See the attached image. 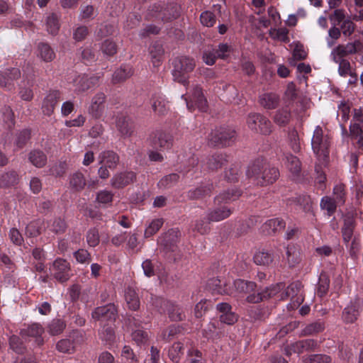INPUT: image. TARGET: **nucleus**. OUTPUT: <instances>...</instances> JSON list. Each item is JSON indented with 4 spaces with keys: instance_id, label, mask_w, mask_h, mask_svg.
<instances>
[{
    "instance_id": "f257e3e1",
    "label": "nucleus",
    "mask_w": 363,
    "mask_h": 363,
    "mask_svg": "<svg viewBox=\"0 0 363 363\" xmlns=\"http://www.w3.org/2000/svg\"><path fill=\"white\" fill-rule=\"evenodd\" d=\"M247 176L254 179L257 184L264 186L274 182L279 177V171L274 167L264 168L260 162H255L249 167Z\"/></svg>"
},
{
    "instance_id": "f03ea898",
    "label": "nucleus",
    "mask_w": 363,
    "mask_h": 363,
    "mask_svg": "<svg viewBox=\"0 0 363 363\" xmlns=\"http://www.w3.org/2000/svg\"><path fill=\"white\" fill-rule=\"evenodd\" d=\"M311 146L318 161L325 162L328 157L329 140L320 126L316 127L314 130Z\"/></svg>"
},
{
    "instance_id": "7ed1b4c3",
    "label": "nucleus",
    "mask_w": 363,
    "mask_h": 363,
    "mask_svg": "<svg viewBox=\"0 0 363 363\" xmlns=\"http://www.w3.org/2000/svg\"><path fill=\"white\" fill-rule=\"evenodd\" d=\"M180 8L177 4H170L163 8L161 4L153 5L147 11V18H157L163 21H171L179 16Z\"/></svg>"
},
{
    "instance_id": "20e7f679",
    "label": "nucleus",
    "mask_w": 363,
    "mask_h": 363,
    "mask_svg": "<svg viewBox=\"0 0 363 363\" xmlns=\"http://www.w3.org/2000/svg\"><path fill=\"white\" fill-rule=\"evenodd\" d=\"M172 65V75L174 79L181 83L186 82V75L191 72L195 67L194 60L186 57L175 58L173 60Z\"/></svg>"
},
{
    "instance_id": "39448f33",
    "label": "nucleus",
    "mask_w": 363,
    "mask_h": 363,
    "mask_svg": "<svg viewBox=\"0 0 363 363\" xmlns=\"http://www.w3.org/2000/svg\"><path fill=\"white\" fill-rule=\"evenodd\" d=\"M119 162L118 156L112 151H106L99 156V163L101 167L98 170L100 178L105 179L110 176L108 169H114Z\"/></svg>"
},
{
    "instance_id": "423d86ee",
    "label": "nucleus",
    "mask_w": 363,
    "mask_h": 363,
    "mask_svg": "<svg viewBox=\"0 0 363 363\" xmlns=\"http://www.w3.org/2000/svg\"><path fill=\"white\" fill-rule=\"evenodd\" d=\"M286 297L291 298V302L288 306L290 309H294L299 306L303 301L301 284L298 281L291 284L284 292H281L278 296V298L282 300Z\"/></svg>"
},
{
    "instance_id": "0eeeda50",
    "label": "nucleus",
    "mask_w": 363,
    "mask_h": 363,
    "mask_svg": "<svg viewBox=\"0 0 363 363\" xmlns=\"http://www.w3.org/2000/svg\"><path fill=\"white\" fill-rule=\"evenodd\" d=\"M247 125L250 130L256 133L264 135L271 133L270 121L259 113H250L247 118Z\"/></svg>"
},
{
    "instance_id": "6e6552de",
    "label": "nucleus",
    "mask_w": 363,
    "mask_h": 363,
    "mask_svg": "<svg viewBox=\"0 0 363 363\" xmlns=\"http://www.w3.org/2000/svg\"><path fill=\"white\" fill-rule=\"evenodd\" d=\"M233 286V289H218V292L224 295L237 297L254 292L256 289V284L254 282L245 281L241 279L235 281Z\"/></svg>"
},
{
    "instance_id": "1a4fd4ad",
    "label": "nucleus",
    "mask_w": 363,
    "mask_h": 363,
    "mask_svg": "<svg viewBox=\"0 0 363 363\" xmlns=\"http://www.w3.org/2000/svg\"><path fill=\"white\" fill-rule=\"evenodd\" d=\"M235 136V132L230 128H219L213 130L208 135V140L213 145H226Z\"/></svg>"
},
{
    "instance_id": "9d476101",
    "label": "nucleus",
    "mask_w": 363,
    "mask_h": 363,
    "mask_svg": "<svg viewBox=\"0 0 363 363\" xmlns=\"http://www.w3.org/2000/svg\"><path fill=\"white\" fill-rule=\"evenodd\" d=\"M186 106L189 111H192L195 109V106L201 111H206L207 110V101L204 98L201 88L196 86L194 88L189 100L185 98Z\"/></svg>"
},
{
    "instance_id": "9b49d317",
    "label": "nucleus",
    "mask_w": 363,
    "mask_h": 363,
    "mask_svg": "<svg viewBox=\"0 0 363 363\" xmlns=\"http://www.w3.org/2000/svg\"><path fill=\"white\" fill-rule=\"evenodd\" d=\"M100 77L96 75H82L78 76L74 80V91L77 93L86 91L91 88L98 86Z\"/></svg>"
},
{
    "instance_id": "f8f14e48",
    "label": "nucleus",
    "mask_w": 363,
    "mask_h": 363,
    "mask_svg": "<svg viewBox=\"0 0 363 363\" xmlns=\"http://www.w3.org/2000/svg\"><path fill=\"white\" fill-rule=\"evenodd\" d=\"M54 277L61 282L67 281L70 277L69 264L65 259H57L51 269Z\"/></svg>"
},
{
    "instance_id": "ddd939ff",
    "label": "nucleus",
    "mask_w": 363,
    "mask_h": 363,
    "mask_svg": "<svg viewBox=\"0 0 363 363\" xmlns=\"http://www.w3.org/2000/svg\"><path fill=\"white\" fill-rule=\"evenodd\" d=\"M316 345L317 344L313 340H304L288 345L285 348V352L286 355H291L292 354H300L314 349Z\"/></svg>"
},
{
    "instance_id": "4468645a",
    "label": "nucleus",
    "mask_w": 363,
    "mask_h": 363,
    "mask_svg": "<svg viewBox=\"0 0 363 363\" xmlns=\"http://www.w3.org/2000/svg\"><path fill=\"white\" fill-rule=\"evenodd\" d=\"M116 316V308L113 304L98 307L92 313V317L96 320H115Z\"/></svg>"
},
{
    "instance_id": "2eb2a0df",
    "label": "nucleus",
    "mask_w": 363,
    "mask_h": 363,
    "mask_svg": "<svg viewBox=\"0 0 363 363\" xmlns=\"http://www.w3.org/2000/svg\"><path fill=\"white\" fill-rule=\"evenodd\" d=\"M164 49L162 45L153 43L149 48V57L150 62L155 68H158L164 60Z\"/></svg>"
},
{
    "instance_id": "dca6fc26",
    "label": "nucleus",
    "mask_w": 363,
    "mask_h": 363,
    "mask_svg": "<svg viewBox=\"0 0 363 363\" xmlns=\"http://www.w3.org/2000/svg\"><path fill=\"white\" fill-rule=\"evenodd\" d=\"M135 175L132 172H121L115 174L111 179V185L116 189H121L133 182Z\"/></svg>"
},
{
    "instance_id": "f3484780",
    "label": "nucleus",
    "mask_w": 363,
    "mask_h": 363,
    "mask_svg": "<svg viewBox=\"0 0 363 363\" xmlns=\"http://www.w3.org/2000/svg\"><path fill=\"white\" fill-rule=\"evenodd\" d=\"M73 337H76L73 342L69 340H62L57 344V349L62 352L70 353L75 350L77 345L83 341V336L79 333H74Z\"/></svg>"
},
{
    "instance_id": "a211bd4d",
    "label": "nucleus",
    "mask_w": 363,
    "mask_h": 363,
    "mask_svg": "<svg viewBox=\"0 0 363 363\" xmlns=\"http://www.w3.org/2000/svg\"><path fill=\"white\" fill-rule=\"evenodd\" d=\"M59 96L60 94L57 91H52L46 96L42 106L44 114L50 116L52 113L58 101Z\"/></svg>"
},
{
    "instance_id": "6ab92c4d",
    "label": "nucleus",
    "mask_w": 363,
    "mask_h": 363,
    "mask_svg": "<svg viewBox=\"0 0 363 363\" xmlns=\"http://www.w3.org/2000/svg\"><path fill=\"white\" fill-rule=\"evenodd\" d=\"M43 333V328L39 324H32L29 325L26 329L21 330V335L23 337H32L36 338V342L38 345L42 344L43 340L40 339V335Z\"/></svg>"
},
{
    "instance_id": "aec40b11",
    "label": "nucleus",
    "mask_w": 363,
    "mask_h": 363,
    "mask_svg": "<svg viewBox=\"0 0 363 363\" xmlns=\"http://www.w3.org/2000/svg\"><path fill=\"white\" fill-rule=\"evenodd\" d=\"M105 94L103 93H98L93 97L89 107V111L94 116L97 117L100 115L103 108V104L105 101Z\"/></svg>"
},
{
    "instance_id": "412c9836",
    "label": "nucleus",
    "mask_w": 363,
    "mask_h": 363,
    "mask_svg": "<svg viewBox=\"0 0 363 363\" xmlns=\"http://www.w3.org/2000/svg\"><path fill=\"white\" fill-rule=\"evenodd\" d=\"M231 214V210L227 207L216 208L208 214V220L212 222H218L225 219Z\"/></svg>"
},
{
    "instance_id": "4be33fe9",
    "label": "nucleus",
    "mask_w": 363,
    "mask_h": 363,
    "mask_svg": "<svg viewBox=\"0 0 363 363\" xmlns=\"http://www.w3.org/2000/svg\"><path fill=\"white\" fill-rule=\"evenodd\" d=\"M208 286L211 290L213 291V293L221 295L223 294L218 292V289H225L229 288H234L233 282H227L225 280H221L218 278H213L211 280H209L208 283Z\"/></svg>"
},
{
    "instance_id": "5701e85b",
    "label": "nucleus",
    "mask_w": 363,
    "mask_h": 363,
    "mask_svg": "<svg viewBox=\"0 0 363 363\" xmlns=\"http://www.w3.org/2000/svg\"><path fill=\"white\" fill-rule=\"evenodd\" d=\"M60 16L56 13L49 14L45 20V26L47 31L51 35H56L60 29L59 23Z\"/></svg>"
},
{
    "instance_id": "b1692460",
    "label": "nucleus",
    "mask_w": 363,
    "mask_h": 363,
    "mask_svg": "<svg viewBox=\"0 0 363 363\" xmlns=\"http://www.w3.org/2000/svg\"><path fill=\"white\" fill-rule=\"evenodd\" d=\"M359 315V306L350 304L343 311L342 319L345 323H351L354 322Z\"/></svg>"
},
{
    "instance_id": "393cba45",
    "label": "nucleus",
    "mask_w": 363,
    "mask_h": 363,
    "mask_svg": "<svg viewBox=\"0 0 363 363\" xmlns=\"http://www.w3.org/2000/svg\"><path fill=\"white\" fill-rule=\"evenodd\" d=\"M285 227V223L282 220L274 218L269 220L263 225V230L267 234L275 233L280 231Z\"/></svg>"
},
{
    "instance_id": "a878e982",
    "label": "nucleus",
    "mask_w": 363,
    "mask_h": 363,
    "mask_svg": "<svg viewBox=\"0 0 363 363\" xmlns=\"http://www.w3.org/2000/svg\"><path fill=\"white\" fill-rule=\"evenodd\" d=\"M164 303L166 306V311L172 320L179 321L184 318V315L180 307L169 302H164Z\"/></svg>"
},
{
    "instance_id": "bb28decb",
    "label": "nucleus",
    "mask_w": 363,
    "mask_h": 363,
    "mask_svg": "<svg viewBox=\"0 0 363 363\" xmlns=\"http://www.w3.org/2000/svg\"><path fill=\"white\" fill-rule=\"evenodd\" d=\"M279 96L274 93H266L260 96L259 101L266 108H274L279 104Z\"/></svg>"
},
{
    "instance_id": "cd10ccee",
    "label": "nucleus",
    "mask_w": 363,
    "mask_h": 363,
    "mask_svg": "<svg viewBox=\"0 0 363 363\" xmlns=\"http://www.w3.org/2000/svg\"><path fill=\"white\" fill-rule=\"evenodd\" d=\"M125 301L131 310H137L140 306V300L136 291L130 288H128L125 294Z\"/></svg>"
},
{
    "instance_id": "c85d7f7f",
    "label": "nucleus",
    "mask_w": 363,
    "mask_h": 363,
    "mask_svg": "<svg viewBox=\"0 0 363 363\" xmlns=\"http://www.w3.org/2000/svg\"><path fill=\"white\" fill-rule=\"evenodd\" d=\"M38 56L45 62H50L55 57V54L49 45L40 43L38 45Z\"/></svg>"
},
{
    "instance_id": "c756f323",
    "label": "nucleus",
    "mask_w": 363,
    "mask_h": 363,
    "mask_svg": "<svg viewBox=\"0 0 363 363\" xmlns=\"http://www.w3.org/2000/svg\"><path fill=\"white\" fill-rule=\"evenodd\" d=\"M152 108L159 115L164 114L168 110L167 101L160 96H155L152 98Z\"/></svg>"
},
{
    "instance_id": "7c9ffc66",
    "label": "nucleus",
    "mask_w": 363,
    "mask_h": 363,
    "mask_svg": "<svg viewBox=\"0 0 363 363\" xmlns=\"http://www.w3.org/2000/svg\"><path fill=\"white\" fill-rule=\"evenodd\" d=\"M133 74V71L130 67H120L113 74V82L114 83L122 82L129 77H130Z\"/></svg>"
},
{
    "instance_id": "2f4dec72",
    "label": "nucleus",
    "mask_w": 363,
    "mask_h": 363,
    "mask_svg": "<svg viewBox=\"0 0 363 363\" xmlns=\"http://www.w3.org/2000/svg\"><path fill=\"white\" fill-rule=\"evenodd\" d=\"M286 259L290 266L298 264L301 259V253L294 246H288L286 252Z\"/></svg>"
},
{
    "instance_id": "473e14b6",
    "label": "nucleus",
    "mask_w": 363,
    "mask_h": 363,
    "mask_svg": "<svg viewBox=\"0 0 363 363\" xmlns=\"http://www.w3.org/2000/svg\"><path fill=\"white\" fill-rule=\"evenodd\" d=\"M338 203L335 200L326 196L321 199L320 206L321 209L326 211L327 214L330 216L335 212Z\"/></svg>"
},
{
    "instance_id": "72a5a7b5",
    "label": "nucleus",
    "mask_w": 363,
    "mask_h": 363,
    "mask_svg": "<svg viewBox=\"0 0 363 363\" xmlns=\"http://www.w3.org/2000/svg\"><path fill=\"white\" fill-rule=\"evenodd\" d=\"M253 259L257 265L268 266L272 262L273 257L268 252L258 251L255 254Z\"/></svg>"
},
{
    "instance_id": "f704fd0d",
    "label": "nucleus",
    "mask_w": 363,
    "mask_h": 363,
    "mask_svg": "<svg viewBox=\"0 0 363 363\" xmlns=\"http://www.w3.org/2000/svg\"><path fill=\"white\" fill-rule=\"evenodd\" d=\"M163 223L164 221L163 219L162 218L153 219L146 227L145 230L144 236L145 238H150L154 235L162 228Z\"/></svg>"
},
{
    "instance_id": "c9c22d12",
    "label": "nucleus",
    "mask_w": 363,
    "mask_h": 363,
    "mask_svg": "<svg viewBox=\"0 0 363 363\" xmlns=\"http://www.w3.org/2000/svg\"><path fill=\"white\" fill-rule=\"evenodd\" d=\"M102 53L106 56H113L117 52V45L111 39L104 40L100 47Z\"/></svg>"
},
{
    "instance_id": "e433bc0d",
    "label": "nucleus",
    "mask_w": 363,
    "mask_h": 363,
    "mask_svg": "<svg viewBox=\"0 0 363 363\" xmlns=\"http://www.w3.org/2000/svg\"><path fill=\"white\" fill-rule=\"evenodd\" d=\"M29 160L34 166L41 167L45 164L47 157L43 152L34 150L30 153Z\"/></svg>"
},
{
    "instance_id": "4c0bfd02",
    "label": "nucleus",
    "mask_w": 363,
    "mask_h": 363,
    "mask_svg": "<svg viewBox=\"0 0 363 363\" xmlns=\"http://www.w3.org/2000/svg\"><path fill=\"white\" fill-rule=\"evenodd\" d=\"M183 345L174 343L169 350V357L174 363H178L184 353Z\"/></svg>"
},
{
    "instance_id": "58836bf2",
    "label": "nucleus",
    "mask_w": 363,
    "mask_h": 363,
    "mask_svg": "<svg viewBox=\"0 0 363 363\" xmlns=\"http://www.w3.org/2000/svg\"><path fill=\"white\" fill-rule=\"evenodd\" d=\"M288 33L289 30L286 28H272L269 30V35L272 38L285 43L289 41Z\"/></svg>"
},
{
    "instance_id": "ea45409f",
    "label": "nucleus",
    "mask_w": 363,
    "mask_h": 363,
    "mask_svg": "<svg viewBox=\"0 0 363 363\" xmlns=\"http://www.w3.org/2000/svg\"><path fill=\"white\" fill-rule=\"evenodd\" d=\"M330 285V279L325 273H321L319 277V281L317 287V294L319 296H324L328 291Z\"/></svg>"
},
{
    "instance_id": "a19ab883",
    "label": "nucleus",
    "mask_w": 363,
    "mask_h": 363,
    "mask_svg": "<svg viewBox=\"0 0 363 363\" xmlns=\"http://www.w3.org/2000/svg\"><path fill=\"white\" fill-rule=\"evenodd\" d=\"M69 184L76 190L82 189L86 184L84 175L80 172L74 173L69 178Z\"/></svg>"
},
{
    "instance_id": "79ce46f5",
    "label": "nucleus",
    "mask_w": 363,
    "mask_h": 363,
    "mask_svg": "<svg viewBox=\"0 0 363 363\" xmlns=\"http://www.w3.org/2000/svg\"><path fill=\"white\" fill-rule=\"evenodd\" d=\"M18 180V174L16 172H10L1 175L0 184L2 186H10L17 183Z\"/></svg>"
},
{
    "instance_id": "37998d69",
    "label": "nucleus",
    "mask_w": 363,
    "mask_h": 363,
    "mask_svg": "<svg viewBox=\"0 0 363 363\" xmlns=\"http://www.w3.org/2000/svg\"><path fill=\"white\" fill-rule=\"evenodd\" d=\"M330 357L325 354H312L303 358V363H329Z\"/></svg>"
},
{
    "instance_id": "c03bdc74",
    "label": "nucleus",
    "mask_w": 363,
    "mask_h": 363,
    "mask_svg": "<svg viewBox=\"0 0 363 363\" xmlns=\"http://www.w3.org/2000/svg\"><path fill=\"white\" fill-rule=\"evenodd\" d=\"M286 165L289 169L293 174H297L301 170V163L299 160L294 155L286 156Z\"/></svg>"
},
{
    "instance_id": "a18cd8bd",
    "label": "nucleus",
    "mask_w": 363,
    "mask_h": 363,
    "mask_svg": "<svg viewBox=\"0 0 363 363\" xmlns=\"http://www.w3.org/2000/svg\"><path fill=\"white\" fill-rule=\"evenodd\" d=\"M290 119V113L287 109H281L277 111L274 120L279 125L286 124Z\"/></svg>"
},
{
    "instance_id": "49530a36",
    "label": "nucleus",
    "mask_w": 363,
    "mask_h": 363,
    "mask_svg": "<svg viewBox=\"0 0 363 363\" xmlns=\"http://www.w3.org/2000/svg\"><path fill=\"white\" fill-rule=\"evenodd\" d=\"M132 338L138 345H144L148 340V334L143 330L138 329L133 332Z\"/></svg>"
},
{
    "instance_id": "de8ad7c7",
    "label": "nucleus",
    "mask_w": 363,
    "mask_h": 363,
    "mask_svg": "<svg viewBox=\"0 0 363 363\" xmlns=\"http://www.w3.org/2000/svg\"><path fill=\"white\" fill-rule=\"evenodd\" d=\"M353 234V222L352 219L345 220V225L342 228L343 240L345 242H349Z\"/></svg>"
},
{
    "instance_id": "09e8293b",
    "label": "nucleus",
    "mask_w": 363,
    "mask_h": 363,
    "mask_svg": "<svg viewBox=\"0 0 363 363\" xmlns=\"http://www.w3.org/2000/svg\"><path fill=\"white\" fill-rule=\"evenodd\" d=\"M224 162L225 160L220 155L212 156L208 158L207 166L209 169L216 170L223 166Z\"/></svg>"
},
{
    "instance_id": "8fccbe9b",
    "label": "nucleus",
    "mask_w": 363,
    "mask_h": 363,
    "mask_svg": "<svg viewBox=\"0 0 363 363\" xmlns=\"http://www.w3.org/2000/svg\"><path fill=\"white\" fill-rule=\"evenodd\" d=\"M65 328V323L64 321L56 319L53 320L52 323L49 325V331L50 333L53 335H58L61 333Z\"/></svg>"
},
{
    "instance_id": "3c124183",
    "label": "nucleus",
    "mask_w": 363,
    "mask_h": 363,
    "mask_svg": "<svg viewBox=\"0 0 363 363\" xmlns=\"http://www.w3.org/2000/svg\"><path fill=\"white\" fill-rule=\"evenodd\" d=\"M284 285L282 283L277 284L269 288H266L264 291V296L265 299L276 296L283 289Z\"/></svg>"
},
{
    "instance_id": "603ef678",
    "label": "nucleus",
    "mask_w": 363,
    "mask_h": 363,
    "mask_svg": "<svg viewBox=\"0 0 363 363\" xmlns=\"http://www.w3.org/2000/svg\"><path fill=\"white\" fill-rule=\"evenodd\" d=\"M232 52L231 46L228 44L221 43L218 45V48L215 50L216 57L225 59L228 57Z\"/></svg>"
},
{
    "instance_id": "864d4df0",
    "label": "nucleus",
    "mask_w": 363,
    "mask_h": 363,
    "mask_svg": "<svg viewBox=\"0 0 363 363\" xmlns=\"http://www.w3.org/2000/svg\"><path fill=\"white\" fill-rule=\"evenodd\" d=\"M341 35L340 30L337 26L331 27L328 30V38H327V43L329 47H332L335 41L340 38Z\"/></svg>"
},
{
    "instance_id": "5fc2aeb1",
    "label": "nucleus",
    "mask_w": 363,
    "mask_h": 363,
    "mask_svg": "<svg viewBox=\"0 0 363 363\" xmlns=\"http://www.w3.org/2000/svg\"><path fill=\"white\" fill-rule=\"evenodd\" d=\"M201 23L206 27H212L216 23V18L213 13L204 11L200 16Z\"/></svg>"
},
{
    "instance_id": "6e6d98bb",
    "label": "nucleus",
    "mask_w": 363,
    "mask_h": 363,
    "mask_svg": "<svg viewBox=\"0 0 363 363\" xmlns=\"http://www.w3.org/2000/svg\"><path fill=\"white\" fill-rule=\"evenodd\" d=\"M172 144L171 137L165 133H160L155 141V146L160 147L162 148H169Z\"/></svg>"
},
{
    "instance_id": "4d7b16f0",
    "label": "nucleus",
    "mask_w": 363,
    "mask_h": 363,
    "mask_svg": "<svg viewBox=\"0 0 363 363\" xmlns=\"http://www.w3.org/2000/svg\"><path fill=\"white\" fill-rule=\"evenodd\" d=\"M113 194L107 190L99 191L96 195V201L101 204H109L113 201Z\"/></svg>"
},
{
    "instance_id": "13d9d810",
    "label": "nucleus",
    "mask_w": 363,
    "mask_h": 363,
    "mask_svg": "<svg viewBox=\"0 0 363 363\" xmlns=\"http://www.w3.org/2000/svg\"><path fill=\"white\" fill-rule=\"evenodd\" d=\"M333 196L337 203H342L345 201V185L337 184L333 188Z\"/></svg>"
},
{
    "instance_id": "bf43d9fd",
    "label": "nucleus",
    "mask_w": 363,
    "mask_h": 363,
    "mask_svg": "<svg viewBox=\"0 0 363 363\" xmlns=\"http://www.w3.org/2000/svg\"><path fill=\"white\" fill-rule=\"evenodd\" d=\"M347 55H348L346 53L345 47L343 45H339L335 48L331 52L333 60L337 63L342 61V58Z\"/></svg>"
},
{
    "instance_id": "052dcab7",
    "label": "nucleus",
    "mask_w": 363,
    "mask_h": 363,
    "mask_svg": "<svg viewBox=\"0 0 363 363\" xmlns=\"http://www.w3.org/2000/svg\"><path fill=\"white\" fill-rule=\"evenodd\" d=\"M346 19L344 11L342 9L335 10L333 14L330 16V20L334 26L343 23L344 20Z\"/></svg>"
},
{
    "instance_id": "680f3d73",
    "label": "nucleus",
    "mask_w": 363,
    "mask_h": 363,
    "mask_svg": "<svg viewBox=\"0 0 363 363\" xmlns=\"http://www.w3.org/2000/svg\"><path fill=\"white\" fill-rule=\"evenodd\" d=\"M117 127L118 130L123 135H130L131 133L132 125L125 118H120L117 122Z\"/></svg>"
},
{
    "instance_id": "e2e57ef3",
    "label": "nucleus",
    "mask_w": 363,
    "mask_h": 363,
    "mask_svg": "<svg viewBox=\"0 0 363 363\" xmlns=\"http://www.w3.org/2000/svg\"><path fill=\"white\" fill-rule=\"evenodd\" d=\"M86 242L90 247H95L99 242V232L96 229H91L86 234Z\"/></svg>"
},
{
    "instance_id": "0e129e2a",
    "label": "nucleus",
    "mask_w": 363,
    "mask_h": 363,
    "mask_svg": "<svg viewBox=\"0 0 363 363\" xmlns=\"http://www.w3.org/2000/svg\"><path fill=\"white\" fill-rule=\"evenodd\" d=\"M50 230L58 233L63 232L66 228V224L65 221L61 218H55L49 225Z\"/></svg>"
},
{
    "instance_id": "69168bd1",
    "label": "nucleus",
    "mask_w": 363,
    "mask_h": 363,
    "mask_svg": "<svg viewBox=\"0 0 363 363\" xmlns=\"http://www.w3.org/2000/svg\"><path fill=\"white\" fill-rule=\"evenodd\" d=\"M239 196V194L234 191H225L222 194H220L217 197L216 200L220 202H228L230 201H233L236 199Z\"/></svg>"
},
{
    "instance_id": "338daca9",
    "label": "nucleus",
    "mask_w": 363,
    "mask_h": 363,
    "mask_svg": "<svg viewBox=\"0 0 363 363\" xmlns=\"http://www.w3.org/2000/svg\"><path fill=\"white\" fill-rule=\"evenodd\" d=\"M290 145L294 152H298L301 150V144L297 131L292 130L289 135Z\"/></svg>"
},
{
    "instance_id": "774afa93",
    "label": "nucleus",
    "mask_w": 363,
    "mask_h": 363,
    "mask_svg": "<svg viewBox=\"0 0 363 363\" xmlns=\"http://www.w3.org/2000/svg\"><path fill=\"white\" fill-rule=\"evenodd\" d=\"M89 34L88 28L84 26L77 27L73 33V38L77 41H82L86 38Z\"/></svg>"
}]
</instances>
